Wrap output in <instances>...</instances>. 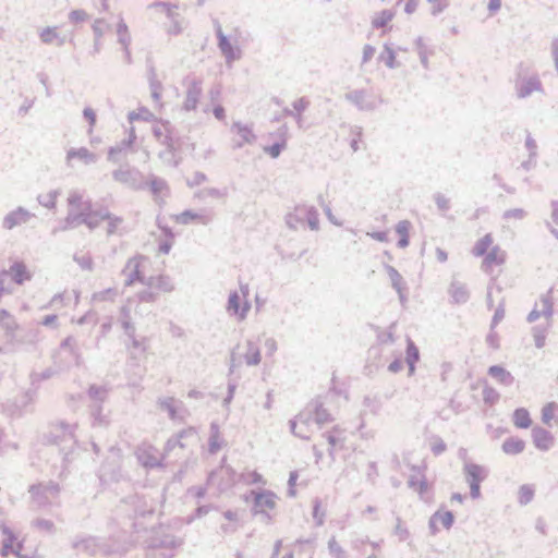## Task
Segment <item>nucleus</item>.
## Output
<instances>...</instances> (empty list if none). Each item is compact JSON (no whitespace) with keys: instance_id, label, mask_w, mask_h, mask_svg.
Instances as JSON below:
<instances>
[{"instance_id":"obj_4","label":"nucleus","mask_w":558,"mask_h":558,"mask_svg":"<svg viewBox=\"0 0 558 558\" xmlns=\"http://www.w3.org/2000/svg\"><path fill=\"white\" fill-rule=\"evenodd\" d=\"M87 223L90 227L101 226L107 234L118 233L122 226V219L109 213L106 214H90L87 218Z\"/></svg>"},{"instance_id":"obj_52","label":"nucleus","mask_w":558,"mask_h":558,"mask_svg":"<svg viewBox=\"0 0 558 558\" xmlns=\"http://www.w3.org/2000/svg\"><path fill=\"white\" fill-rule=\"evenodd\" d=\"M117 32L118 34L120 35L121 37V40L122 41H125V39L129 38V31H128V26L124 24V23H120L118 26H117Z\"/></svg>"},{"instance_id":"obj_17","label":"nucleus","mask_w":558,"mask_h":558,"mask_svg":"<svg viewBox=\"0 0 558 558\" xmlns=\"http://www.w3.org/2000/svg\"><path fill=\"white\" fill-rule=\"evenodd\" d=\"M395 17V12L392 10H383L378 12L372 21V24L375 28L386 29Z\"/></svg>"},{"instance_id":"obj_40","label":"nucleus","mask_w":558,"mask_h":558,"mask_svg":"<svg viewBox=\"0 0 558 558\" xmlns=\"http://www.w3.org/2000/svg\"><path fill=\"white\" fill-rule=\"evenodd\" d=\"M486 342L494 350H498L500 348L499 336L496 331H494V329H490L486 336Z\"/></svg>"},{"instance_id":"obj_23","label":"nucleus","mask_w":558,"mask_h":558,"mask_svg":"<svg viewBox=\"0 0 558 558\" xmlns=\"http://www.w3.org/2000/svg\"><path fill=\"white\" fill-rule=\"evenodd\" d=\"M28 219H29V215L27 211H25L23 209H17V210L11 213L5 218V225L8 226V228H13L17 225L27 222Z\"/></svg>"},{"instance_id":"obj_30","label":"nucleus","mask_w":558,"mask_h":558,"mask_svg":"<svg viewBox=\"0 0 558 558\" xmlns=\"http://www.w3.org/2000/svg\"><path fill=\"white\" fill-rule=\"evenodd\" d=\"M410 227L411 226L408 221H401L398 223V226L396 228V232L399 235V239H398L399 244H408Z\"/></svg>"},{"instance_id":"obj_46","label":"nucleus","mask_w":558,"mask_h":558,"mask_svg":"<svg viewBox=\"0 0 558 558\" xmlns=\"http://www.w3.org/2000/svg\"><path fill=\"white\" fill-rule=\"evenodd\" d=\"M470 487V497L474 500L482 497L481 485L482 484H468Z\"/></svg>"},{"instance_id":"obj_8","label":"nucleus","mask_w":558,"mask_h":558,"mask_svg":"<svg viewBox=\"0 0 558 558\" xmlns=\"http://www.w3.org/2000/svg\"><path fill=\"white\" fill-rule=\"evenodd\" d=\"M10 275L12 280L17 284H22L31 279V274L22 263H15L8 272L0 274V291L4 290L3 277Z\"/></svg>"},{"instance_id":"obj_14","label":"nucleus","mask_w":558,"mask_h":558,"mask_svg":"<svg viewBox=\"0 0 558 558\" xmlns=\"http://www.w3.org/2000/svg\"><path fill=\"white\" fill-rule=\"evenodd\" d=\"M550 327L551 320H546L545 324H538L532 327V336L534 339V344L537 349H542L545 347L547 333Z\"/></svg>"},{"instance_id":"obj_37","label":"nucleus","mask_w":558,"mask_h":558,"mask_svg":"<svg viewBox=\"0 0 558 558\" xmlns=\"http://www.w3.org/2000/svg\"><path fill=\"white\" fill-rule=\"evenodd\" d=\"M505 317V307L504 304L500 303L492 317L490 329H495V327L504 319Z\"/></svg>"},{"instance_id":"obj_44","label":"nucleus","mask_w":558,"mask_h":558,"mask_svg":"<svg viewBox=\"0 0 558 558\" xmlns=\"http://www.w3.org/2000/svg\"><path fill=\"white\" fill-rule=\"evenodd\" d=\"M86 19H87V14L83 10H74L70 14V20L74 23L85 21Z\"/></svg>"},{"instance_id":"obj_10","label":"nucleus","mask_w":558,"mask_h":558,"mask_svg":"<svg viewBox=\"0 0 558 558\" xmlns=\"http://www.w3.org/2000/svg\"><path fill=\"white\" fill-rule=\"evenodd\" d=\"M311 420V414H304L300 413L294 418L289 421V427L291 433L301 438V439H308L307 429H308V422Z\"/></svg>"},{"instance_id":"obj_47","label":"nucleus","mask_w":558,"mask_h":558,"mask_svg":"<svg viewBox=\"0 0 558 558\" xmlns=\"http://www.w3.org/2000/svg\"><path fill=\"white\" fill-rule=\"evenodd\" d=\"M54 195L52 193L41 194L39 196L40 203L47 207L54 205Z\"/></svg>"},{"instance_id":"obj_59","label":"nucleus","mask_w":558,"mask_h":558,"mask_svg":"<svg viewBox=\"0 0 558 558\" xmlns=\"http://www.w3.org/2000/svg\"><path fill=\"white\" fill-rule=\"evenodd\" d=\"M299 478V472L296 470L291 471L288 478V486H295Z\"/></svg>"},{"instance_id":"obj_28","label":"nucleus","mask_w":558,"mask_h":558,"mask_svg":"<svg viewBox=\"0 0 558 558\" xmlns=\"http://www.w3.org/2000/svg\"><path fill=\"white\" fill-rule=\"evenodd\" d=\"M312 517L317 526H322L325 522V512L322 510V501L319 498L313 499Z\"/></svg>"},{"instance_id":"obj_25","label":"nucleus","mask_w":558,"mask_h":558,"mask_svg":"<svg viewBox=\"0 0 558 558\" xmlns=\"http://www.w3.org/2000/svg\"><path fill=\"white\" fill-rule=\"evenodd\" d=\"M226 446V441L220 437L219 427L211 422V456L217 453Z\"/></svg>"},{"instance_id":"obj_27","label":"nucleus","mask_w":558,"mask_h":558,"mask_svg":"<svg viewBox=\"0 0 558 558\" xmlns=\"http://www.w3.org/2000/svg\"><path fill=\"white\" fill-rule=\"evenodd\" d=\"M483 401L487 405L496 404L500 399V393L492 386L485 385L482 391Z\"/></svg>"},{"instance_id":"obj_3","label":"nucleus","mask_w":558,"mask_h":558,"mask_svg":"<svg viewBox=\"0 0 558 558\" xmlns=\"http://www.w3.org/2000/svg\"><path fill=\"white\" fill-rule=\"evenodd\" d=\"M251 308L252 303L250 300H243L236 290L230 291L226 304V311L230 316L235 317L239 322H243L246 319Z\"/></svg>"},{"instance_id":"obj_56","label":"nucleus","mask_w":558,"mask_h":558,"mask_svg":"<svg viewBox=\"0 0 558 558\" xmlns=\"http://www.w3.org/2000/svg\"><path fill=\"white\" fill-rule=\"evenodd\" d=\"M226 473L228 474L230 484L236 483V472L229 465L226 468Z\"/></svg>"},{"instance_id":"obj_22","label":"nucleus","mask_w":558,"mask_h":558,"mask_svg":"<svg viewBox=\"0 0 558 558\" xmlns=\"http://www.w3.org/2000/svg\"><path fill=\"white\" fill-rule=\"evenodd\" d=\"M535 495L534 486L531 484H523L519 487L518 492V502L521 506H526L530 504Z\"/></svg>"},{"instance_id":"obj_26","label":"nucleus","mask_w":558,"mask_h":558,"mask_svg":"<svg viewBox=\"0 0 558 558\" xmlns=\"http://www.w3.org/2000/svg\"><path fill=\"white\" fill-rule=\"evenodd\" d=\"M395 325H396V323H392L389 326V329L387 331H381L378 326L371 325V327L377 331L378 343H380V344L390 343L391 344L396 341V338H395V335L392 331V328L395 327Z\"/></svg>"},{"instance_id":"obj_12","label":"nucleus","mask_w":558,"mask_h":558,"mask_svg":"<svg viewBox=\"0 0 558 558\" xmlns=\"http://www.w3.org/2000/svg\"><path fill=\"white\" fill-rule=\"evenodd\" d=\"M451 302L454 304H465L470 299V292L466 286L460 281L453 280L448 289Z\"/></svg>"},{"instance_id":"obj_2","label":"nucleus","mask_w":558,"mask_h":558,"mask_svg":"<svg viewBox=\"0 0 558 558\" xmlns=\"http://www.w3.org/2000/svg\"><path fill=\"white\" fill-rule=\"evenodd\" d=\"M472 254L483 258L481 268L486 274H490L494 267L504 265L507 257L500 246H473Z\"/></svg>"},{"instance_id":"obj_34","label":"nucleus","mask_w":558,"mask_h":558,"mask_svg":"<svg viewBox=\"0 0 558 558\" xmlns=\"http://www.w3.org/2000/svg\"><path fill=\"white\" fill-rule=\"evenodd\" d=\"M233 132L236 135H239L244 142H251L252 138L254 137L251 129L239 124L233 126Z\"/></svg>"},{"instance_id":"obj_33","label":"nucleus","mask_w":558,"mask_h":558,"mask_svg":"<svg viewBox=\"0 0 558 558\" xmlns=\"http://www.w3.org/2000/svg\"><path fill=\"white\" fill-rule=\"evenodd\" d=\"M40 38L46 44H52L58 40V32L56 27H47L40 33Z\"/></svg>"},{"instance_id":"obj_60","label":"nucleus","mask_w":558,"mask_h":558,"mask_svg":"<svg viewBox=\"0 0 558 558\" xmlns=\"http://www.w3.org/2000/svg\"><path fill=\"white\" fill-rule=\"evenodd\" d=\"M69 202L71 205L78 207L82 203V196L74 193L69 197Z\"/></svg>"},{"instance_id":"obj_19","label":"nucleus","mask_w":558,"mask_h":558,"mask_svg":"<svg viewBox=\"0 0 558 558\" xmlns=\"http://www.w3.org/2000/svg\"><path fill=\"white\" fill-rule=\"evenodd\" d=\"M553 288H550L546 294L541 295V302L543 304L542 314L546 320H551L554 315V301H553Z\"/></svg>"},{"instance_id":"obj_21","label":"nucleus","mask_w":558,"mask_h":558,"mask_svg":"<svg viewBox=\"0 0 558 558\" xmlns=\"http://www.w3.org/2000/svg\"><path fill=\"white\" fill-rule=\"evenodd\" d=\"M386 270L396 291L408 288L403 277L393 266L386 265Z\"/></svg>"},{"instance_id":"obj_50","label":"nucleus","mask_w":558,"mask_h":558,"mask_svg":"<svg viewBox=\"0 0 558 558\" xmlns=\"http://www.w3.org/2000/svg\"><path fill=\"white\" fill-rule=\"evenodd\" d=\"M107 23L102 20H97L95 21L94 23V32L98 35V36H101L102 33L106 31L107 28Z\"/></svg>"},{"instance_id":"obj_42","label":"nucleus","mask_w":558,"mask_h":558,"mask_svg":"<svg viewBox=\"0 0 558 558\" xmlns=\"http://www.w3.org/2000/svg\"><path fill=\"white\" fill-rule=\"evenodd\" d=\"M438 513H433L428 519V530L432 535H437L439 533V526H438Z\"/></svg>"},{"instance_id":"obj_7","label":"nucleus","mask_w":558,"mask_h":558,"mask_svg":"<svg viewBox=\"0 0 558 558\" xmlns=\"http://www.w3.org/2000/svg\"><path fill=\"white\" fill-rule=\"evenodd\" d=\"M532 440L535 448L541 451H548L554 445L553 434L539 425L532 428Z\"/></svg>"},{"instance_id":"obj_15","label":"nucleus","mask_w":558,"mask_h":558,"mask_svg":"<svg viewBox=\"0 0 558 558\" xmlns=\"http://www.w3.org/2000/svg\"><path fill=\"white\" fill-rule=\"evenodd\" d=\"M525 448V441L519 437H508L504 440L501 449L506 454L515 456L521 453Z\"/></svg>"},{"instance_id":"obj_9","label":"nucleus","mask_w":558,"mask_h":558,"mask_svg":"<svg viewBox=\"0 0 558 558\" xmlns=\"http://www.w3.org/2000/svg\"><path fill=\"white\" fill-rule=\"evenodd\" d=\"M487 375L506 387L513 385L515 380L514 376L501 364L490 365L487 369Z\"/></svg>"},{"instance_id":"obj_24","label":"nucleus","mask_w":558,"mask_h":558,"mask_svg":"<svg viewBox=\"0 0 558 558\" xmlns=\"http://www.w3.org/2000/svg\"><path fill=\"white\" fill-rule=\"evenodd\" d=\"M434 513L439 514L438 521L442 524L444 529L450 530L456 522V517L451 510H444V506H441Z\"/></svg>"},{"instance_id":"obj_29","label":"nucleus","mask_w":558,"mask_h":558,"mask_svg":"<svg viewBox=\"0 0 558 558\" xmlns=\"http://www.w3.org/2000/svg\"><path fill=\"white\" fill-rule=\"evenodd\" d=\"M558 409V404L556 402H548L542 408V422L546 425H550L551 420L554 418L555 411Z\"/></svg>"},{"instance_id":"obj_55","label":"nucleus","mask_w":558,"mask_h":558,"mask_svg":"<svg viewBox=\"0 0 558 558\" xmlns=\"http://www.w3.org/2000/svg\"><path fill=\"white\" fill-rule=\"evenodd\" d=\"M240 295L243 298V300H248L250 295V288L247 283L240 282Z\"/></svg>"},{"instance_id":"obj_61","label":"nucleus","mask_w":558,"mask_h":558,"mask_svg":"<svg viewBox=\"0 0 558 558\" xmlns=\"http://www.w3.org/2000/svg\"><path fill=\"white\" fill-rule=\"evenodd\" d=\"M196 216L191 215L190 213H183L177 217V220L183 223H186L190 219H194Z\"/></svg>"},{"instance_id":"obj_13","label":"nucleus","mask_w":558,"mask_h":558,"mask_svg":"<svg viewBox=\"0 0 558 558\" xmlns=\"http://www.w3.org/2000/svg\"><path fill=\"white\" fill-rule=\"evenodd\" d=\"M246 350L243 353V359L247 366H257L262 361V352L258 344L252 340H246Z\"/></svg>"},{"instance_id":"obj_6","label":"nucleus","mask_w":558,"mask_h":558,"mask_svg":"<svg viewBox=\"0 0 558 558\" xmlns=\"http://www.w3.org/2000/svg\"><path fill=\"white\" fill-rule=\"evenodd\" d=\"M463 474L468 484H482L488 476V470L474 462H465Z\"/></svg>"},{"instance_id":"obj_18","label":"nucleus","mask_w":558,"mask_h":558,"mask_svg":"<svg viewBox=\"0 0 558 558\" xmlns=\"http://www.w3.org/2000/svg\"><path fill=\"white\" fill-rule=\"evenodd\" d=\"M408 486L410 488H413L417 493V495L420 496L421 499L424 498V495L429 489L428 482L424 475L420 480L417 477H415L414 475H411L408 480Z\"/></svg>"},{"instance_id":"obj_11","label":"nucleus","mask_w":558,"mask_h":558,"mask_svg":"<svg viewBox=\"0 0 558 558\" xmlns=\"http://www.w3.org/2000/svg\"><path fill=\"white\" fill-rule=\"evenodd\" d=\"M311 405L313 407L312 411L307 414H311V417L313 416L315 423L319 426L329 423L333 421L332 415L330 412L324 407V402L320 398H316L311 402Z\"/></svg>"},{"instance_id":"obj_53","label":"nucleus","mask_w":558,"mask_h":558,"mask_svg":"<svg viewBox=\"0 0 558 558\" xmlns=\"http://www.w3.org/2000/svg\"><path fill=\"white\" fill-rule=\"evenodd\" d=\"M247 482L251 484L264 483V477L260 473L253 471L250 473V480Z\"/></svg>"},{"instance_id":"obj_48","label":"nucleus","mask_w":558,"mask_h":558,"mask_svg":"<svg viewBox=\"0 0 558 558\" xmlns=\"http://www.w3.org/2000/svg\"><path fill=\"white\" fill-rule=\"evenodd\" d=\"M418 4H420V0H407V2L404 4V11L408 14H412L417 10Z\"/></svg>"},{"instance_id":"obj_57","label":"nucleus","mask_w":558,"mask_h":558,"mask_svg":"<svg viewBox=\"0 0 558 558\" xmlns=\"http://www.w3.org/2000/svg\"><path fill=\"white\" fill-rule=\"evenodd\" d=\"M375 475H378L377 463L372 461L368 463L367 477L372 478V476H375Z\"/></svg>"},{"instance_id":"obj_1","label":"nucleus","mask_w":558,"mask_h":558,"mask_svg":"<svg viewBox=\"0 0 558 558\" xmlns=\"http://www.w3.org/2000/svg\"><path fill=\"white\" fill-rule=\"evenodd\" d=\"M278 496L269 489H252L245 495L244 500L251 504V513L253 517L260 515L265 523L272 520L268 510H272L277 506Z\"/></svg>"},{"instance_id":"obj_5","label":"nucleus","mask_w":558,"mask_h":558,"mask_svg":"<svg viewBox=\"0 0 558 558\" xmlns=\"http://www.w3.org/2000/svg\"><path fill=\"white\" fill-rule=\"evenodd\" d=\"M219 48L228 61H233L239 58V36L238 32L233 31L229 34H223L220 29L218 31Z\"/></svg>"},{"instance_id":"obj_16","label":"nucleus","mask_w":558,"mask_h":558,"mask_svg":"<svg viewBox=\"0 0 558 558\" xmlns=\"http://www.w3.org/2000/svg\"><path fill=\"white\" fill-rule=\"evenodd\" d=\"M512 422L517 428L526 429L532 426L530 412L525 408H517L512 413Z\"/></svg>"},{"instance_id":"obj_41","label":"nucleus","mask_w":558,"mask_h":558,"mask_svg":"<svg viewBox=\"0 0 558 558\" xmlns=\"http://www.w3.org/2000/svg\"><path fill=\"white\" fill-rule=\"evenodd\" d=\"M430 450L435 456H440L447 450V445L441 438L438 437L433 442Z\"/></svg>"},{"instance_id":"obj_63","label":"nucleus","mask_w":558,"mask_h":558,"mask_svg":"<svg viewBox=\"0 0 558 558\" xmlns=\"http://www.w3.org/2000/svg\"><path fill=\"white\" fill-rule=\"evenodd\" d=\"M437 259L440 262V263H444L447 260L448 258V254L446 251L441 250L439 246L437 247Z\"/></svg>"},{"instance_id":"obj_20","label":"nucleus","mask_w":558,"mask_h":558,"mask_svg":"<svg viewBox=\"0 0 558 558\" xmlns=\"http://www.w3.org/2000/svg\"><path fill=\"white\" fill-rule=\"evenodd\" d=\"M420 361V350L415 342L408 337L407 338V347H405V357L404 362L407 364H416Z\"/></svg>"},{"instance_id":"obj_62","label":"nucleus","mask_w":558,"mask_h":558,"mask_svg":"<svg viewBox=\"0 0 558 558\" xmlns=\"http://www.w3.org/2000/svg\"><path fill=\"white\" fill-rule=\"evenodd\" d=\"M266 300L260 298L258 294L255 295V310L256 312H259L263 306L265 305Z\"/></svg>"},{"instance_id":"obj_32","label":"nucleus","mask_w":558,"mask_h":558,"mask_svg":"<svg viewBox=\"0 0 558 558\" xmlns=\"http://www.w3.org/2000/svg\"><path fill=\"white\" fill-rule=\"evenodd\" d=\"M277 247L279 248L278 253L280 254L282 259H288V260H296V259L301 258L306 253V250H302L299 253H295V252H289L288 250H286L288 246H277Z\"/></svg>"},{"instance_id":"obj_31","label":"nucleus","mask_w":558,"mask_h":558,"mask_svg":"<svg viewBox=\"0 0 558 558\" xmlns=\"http://www.w3.org/2000/svg\"><path fill=\"white\" fill-rule=\"evenodd\" d=\"M236 388H238L236 379H229L228 386H227V395H226V397L222 400V405L225 408H229V405L231 404V402H232V400L234 398V393H235Z\"/></svg>"},{"instance_id":"obj_38","label":"nucleus","mask_w":558,"mask_h":558,"mask_svg":"<svg viewBox=\"0 0 558 558\" xmlns=\"http://www.w3.org/2000/svg\"><path fill=\"white\" fill-rule=\"evenodd\" d=\"M328 549L336 558H340V556L344 554V550L333 536L328 541Z\"/></svg>"},{"instance_id":"obj_58","label":"nucleus","mask_w":558,"mask_h":558,"mask_svg":"<svg viewBox=\"0 0 558 558\" xmlns=\"http://www.w3.org/2000/svg\"><path fill=\"white\" fill-rule=\"evenodd\" d=\"M236 367V356L234 350L231 351L230 354V367H229V375L234 374V369Z\"/></svg>"},{"instance_id":"obj_39","label":"nucleus","mask_w":558,"mask_h":558,"mask_svg":"<svg viewBox=\"0 0 558 558\" xmlns=\"http://www.w3.org/2000/svg\"><path fill=\"white\" fill-rule=\"evenodd\" d=\"M395 534L399 536L400 541H405L410 536L409 530L402 526V520L399 517L397 518Z\"/></svg>"},{"instance_id":"obj_54","label":"nucleus","mask_w":558,"mask_h":558,"mask_svg":"<svg viewBox=\"0 0 558 558\" xmlns=\"http://www.w3.org/2000/svg\"><path fill=\"white\" fill-rule=\"evenodd\" d=\"M402 307H405L408 302V288L396 291Z\"/></svg>"},{"instance_id":"obj_36","label":"nucleus","mask_w":558,"mask_h":558,"mask_svg":"<svg viewBox=\"0 0 558 558\" xmlns=\"http://www.w3.org/2000/svg\"><path fill=\"white\" fill-rule=\"evenodd\" d=\"M341 432H342V429L336 425L331 428L330 432H328L326 434V438H327L328 445L330 447L335 448L338 445V442H339L338 434H340Z\"/></svg>"},{"instance_id":"obj_45","label":"nucleus","mask_w":558,"mask_h":558,"mask_svg":"<svg viewBox=\"0 0 558 558\" xmlns=\"http://www.w3.org/2000/svg\"><path fill=\"white\" fill-rule=\"evenodd\" d=\"M266 354L271 356L278 349L277 341L274 338H267L265 341Z\"/></svg>"},{"instance_id":"obj_35","label":"nucleus","mask_w":558,"mask_h":558,"mask_svg":"<svg viewBox=\"0 0 558 558\" xmlns=\"http://www.w3.org/2000/svg\"><path fill=\"white\" fill-rule=\"evenodd\" d=\"M284 147H286V141L282 140L280 143H276L274 145L264 147V151L267 155H269L271 158H277Z\"/></svg>"},{"instance_id":"obj_43","label":"nucleus","mask_w":558,"mask_h":558,"mask_svg":"<svg viewBox=\"0 0 558 558\" xmlns=\"http://www.w3.org/2000/svg\"><path fill=\"white\" fill-rule=\"evenodd\" d=\"M403 368V361L401 357H396L392 362L388 365V371L390 373L397 374Z\"/></svg>"},{"instance_id":"obj_51","label":"nucleus","mask_w":558,"mask_h":558,"mask_svg":"<svg viewBox=\"0 0 558 558\" xmlns=\"http://www.w3.org/2000/svg\"><path fill=\"white\" fill-rule=\"evenodd\" d=\"M432 4L433 13L436 14L446 7L445 0H428Z\"/></svg>"},{"instance_id":"obj_64","label":"nucleus","mask_w":558,"mask_h":558,"mask_svg":"<svg viewBox=\"0 0 558 558\" xmlns=\"http://www.w3.org/2000/svg\"><path fill=\"white\" fill-rule=\"evenodd\" d=\"M307 105H308V102L306 100H304L303 98H301L294 102V108L298 111H301V110H304L307 107Z\"/></svg>"},{"instance_id":"obj_49","label":"nucleus","mask_w":558,"mask_h":558,"mask_svg":"<svg viewBox=\"0 0 558 558\" xmlns=\"http://www.w3.org/2000/svg\"><path fill=\"white\" fill-rule=\"evenodd\" d=\"M541 316H543L542 311H539L537 304H535L534 308L527 314L526 320L527 323H534Z\"/></svg>"}]
</instances>
